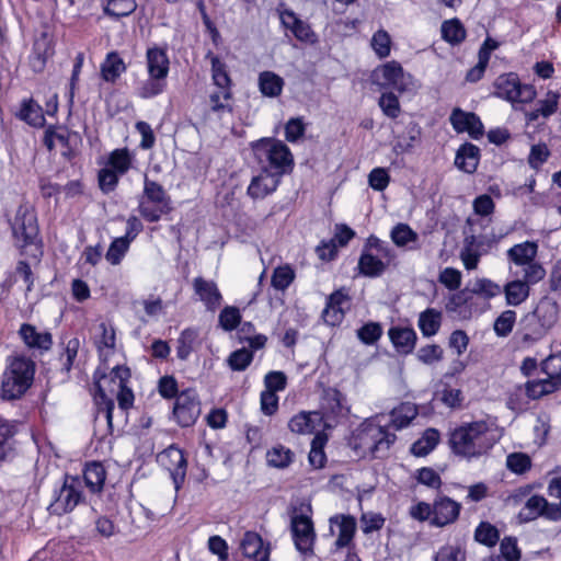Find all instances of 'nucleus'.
I'll list each match as a JSON object with an SVG mask.
<instances>
[{"label":"nucleus","mask_w":561,"mask_h":561,"mask_svg":"<svg viewBox=\"0 0 561 561\" xmlns=\"http://www.w3.org/2000/svg\"><path fill=\"white\" fill-rule=\"evenodd\" d=\"M496 442L494 423L478 421L456 428L450 435V445L455 454L465 458L485 454Z\"/></svg>","instance_id":"nucleus-1"},{"label":"nucleus","mask_w":561,"mask_h":561,"mask_svg":"<svg viewBox=\"0 0 561 561\" xmlns=\"http://www.w3.org/2000/svg\"><path fill=\"white\" fill-rule=\"evenodd\" d=\"M396 440V435L371 421L362 423L350 439V446L357 456L382 457Z\"/></svg>","instance_id":"nucleus-2"},{"label":"nucleus","mask_w":561,"mask_h":561,"mask_svg":"<svg viewBox=\"0 0 561 561\" xmlns=\"http://www.w3.org/2000/svg\"><path fill=\"white\" fill-rule=\"evenodd\" d=\"M348 413V408L343 403V398L337 388H328L321 402V411H318V468L323 466L325 455L322 451L324 443L329 438V433Z\"/></svg>","instance_id":"nucleus-3"},{"label":"nucleus","mask_w":561,"mask_h":561,"mask_svg":"<svg viewBox=\"0 0 561 561\" xmlns=\"http://www.w3.org/2000/svg\"><path fill=\"white\" fill-rule=\"evenodd\" d=\"M253 150L263 170L282 176L291 171L294 158L289 148L280 140L263 138Z\"/></svg>","instance_id":"nucleus-4"},{"label":"nucleus","mask_w":561,"mask_h":561,"mask_svg":"<svg viewBox=\"0 0 561 561\" xmlns=\"http://www.w3.org/2000/svg\"><path fill=\"white\" fill-rule=\"evenodd\" d=\"M290 528L296 549L304 556H311L314 533L310 502L301 501L293 505Z\"/></svg>","instance_id":"nucleus-5"},{"label":"nucleus","mask_w":561,"mask_h":561,"mask_svg":"<svg viewBox=\"0 0 561 561\" xmlns=\"http://www.w3.org/2000/svg\"><path fill=\"white\" fill-rule=\"evenodd\" d=\"M163 398H175L173 415L182 427L193 425L201 414V403L194 388H185L179 392V388H158Z\"/></svg>","instance_id":"nucleus-6"},{"label":"nucleus","mask_w":561,"mask_h":561,"mask_svg":"<svg viewBox=\"0 0 561 561\" xmlns=\"http://www.w3.org/2000/svg\"><path fill=\"white\" fill-rule=\"evenodd\" d=\"M94 388L92 393L96 405L98 417L103 414L108 427H112L113 412L115 409V399L118 402V409L122 413L126 412L134 405L135 396L131 388Z\"/></svg>","instance_id":"nucleus-7"},{"label":"nucleus","mask_w":561,"mask_h":561,"mask_svg":"<svg viewBox=\"0 0 561 561\" xmlns=\"http://www.w3.org/2000/svg\"><path fill=\"white\" fill-rule=\"evenodd\" d=\"M84 501L82 480L78 476L66 474L64 483L54 491L53 501L48 511L53 515L61 516L72 512Z\"/></svg>","instance_id":"nucleus-8"},{"label":"nucleus","mask_w":561,"mask_h":561,"mask_svg":"<svg viewBox=\"0 0 561 561\" xmlns=\"http://www.w3.org/2000/svg\"><path fill=\"white\" fill-rule=\"evenodd\" d=\"M538 245L533 241L517 243L506 252L508 260L517 267H522L519 274L534 280H542L546 276L543 265L536 261Z\"/></svg>","instance_id":"nucleus-9"},{"label":"nucleus","mask_w":561,"mask_h":561,"mask_svg":"<svg viewBox=\"0 0 561 561\" xmlns=\"http://www.w3.org/2000/svg\"><path fill=\"white\" fill-rule=\"evenodd\" d=\"M144 199L139 204L140 215L149 222L158 221L171 210L170 198L163 187L145 178Z\"/></svg>","instance_id":"nucleus-10"},{"label":"nucleus","mask_w":561,"mask_h":561,"mask_svg":"<svg viewBox=\"0 0 561 561\" xmlns=\"http://www.w3.org/2000/svg\"><path fill=\"white\" fill-rule=\"evenodd\" d=\"M495 95L512 104L529 103L536 98V90L530 84L519 81L517 75L511 72L500 76L495 82Z\"/></svg>","instance_id":"nucleus-11"},{"label":"nucleus","mask_w":561,"mask_h":561,"mask_svg":"<svg viewBox=\"0 0 561 561\" xmlns=\"http://www.w3.org/2000/svg\"><path fill=\"white\" fill-rule=\"evenodd\" d=\"M373 81L381 88H392L399 92L409 91L413 87V77L396 60L377 67L373 72Z\"/></svg>","instance_id":"nucleus-12"},{"label":"nucleus","mask_w":561,"mask_h":561,"mask_svg":"<svg viewBox=\"0 0 561 561\" xmlns=\"http://www.w3.org/2000/svg\"><path fill=\"white\" fill-rule=\"evenodd\" d=\"M545 517L550 520L561 519V508L557 504L549 503L541 495L529 496L518 513L522 523H528Z\"/></svg>","instance_id":"nucleus-13"},{"label":"nucleus","mask_w":561,"mask_h":561,"mask_svg":"<svg viewBox=\"0 0 561 561\" xmlns=\"http://www.w3.org/2000/svg\"><path fill=\"white\" fill-rule=\"evenodd\" d=\"M35 370L36 365L32 359L25 356L13 357L5 369L2 386H32Z\"/></svg>","instance_id":"nucleus-14"},{"label":"nucleus","mask_w":561,"mask_h":561,"mask_svg":"<svg viewBox=\"0 0 561 561\" xmlns=\"http://www.w3.org/2000/svg\"><path fill=\"white\" fill-rule=\"evenodd\" d=\"M158 462L169 471L174 483L175 490H179L186 476L187 462L182 449L170 446L158 455Z\"/></svg>","instance_id":"nucleus-15"},{"label":"nucleus","mask_w":561,"mask_h":561,"mask_svg":"<svg viewBox=\"0 0 561 561\" xmlns=\"http://www.w3.org/2000/svg\"><path fill=\"white\" fill-rule=\"evenodd\" d=\"M510 273L515 278L508 280L502 287V293L505 296L507 306L517 307L527 301L530 296L531 286L538 284L540 280L524 277L519 272H513L512 267H510Z\"/></svg>","instance_id":"nucleus-16"},{"label":"nucleus","mask_w":561,"mask_h":561,"mask_svg":"<svg viewBox=\"0 0 561 561\" xmlns=\"http://www.w3.org/2000/svg\"><path fill=\"white\" fill-rule=\"evenodd\" d=\"M330 533L336 536L334 547L336 549L347 548L353 552V539L356 533V519L351 515H334L330 518Z\"/></svg>","instance_id":"nucleus-17"},{"label":"nucleus","mask_w":561,"mask_h":561,"mask_svg":"<svg viewBox=\"0 0 561 561\" xmlns=\"http://www.w3.org/2000/svg\"><path fill=\"white\" fill-rule=\"evenodd\" d=\"M534 317L537 320V328L534 330V335L536 339H540L548 333L559 319L558 302L550 297H543L538 302L534 311Z\"/></svg>","instance_id":"nucleus-18"},{"label":"nucleus","mask_w":561,"mask_h":561,"mask_svg":"<svg viewBox=\"0 0 561 561\" xmlns=\"http://www.w3.org/2000/svg\"><path fill=\"white\" fill-rule=\"evenodd\" d=\"M461 510V504L453 499L439 495L433 502V517L431 524L437 527H444L457 520Z\"/></svg>","instance_id":"nucleus-19"},{"label":"nucleus","mask_w":561,"mask_h":561,"mask_svg":"<svg viewBox=\"0 0 561 561\" xmlns=\"http://www.w3.org/2000/svg\"><path fill=\"white\" fill-rule=\"evenodd\" d=\"M350 297L343 289L332 293L328 299L327 306L322 311V319L329 325L340 324L350 308Z\"/></svg>","instance_id":"nucleus-20"},{"label":"nucleus","mask_w":561,"mask_h":561,"mask_svg":"<svg viewBox=\"0 0 561 561\" xmlns=\"http://www.w3.org/2000/svg\"><path fill=\"white\" fill-rule=\"evenodd\" d=\"M193 289L208 311L214 312L220 307L222 296L214 280H208L201 276L195 277L193 279Z\"/></svg>","instance_id":"nucleus-21"},{"label":"nucleus","mask_w":561,"mask_h":561,"mask_svg":"<svg viewBox=\"0 0 561 561\" xmlns=\"http://www.w3.org/2000/svg\"><path fill=\"white\" fill-rule=\"evenodd\" d=\"M449 119L454 129L458 133L466 131L474 139L483 135V125L474 113L455 108Z\"/></svg>","instance_id":"nucleus-22"},{"label":"nucleus","mask_w":561,"mask_h":561,"mask_svg":"<svg viewBox=\"0 0 561 561\" xmlns=\"http://www.w3.org/2000/svg\"><path fill=\"white\" fill-rule=\"evenodd\" d=\"M146 65L148 76L167 78L170 69V60L167 49L158 45L147 48Z\"/></svg>","instance_id":"nucleus-23"},{"label":"nucleus","mask_w":561,"mask_h":561,"mask_svg":"<svg viewBox=\"0 0 561 561\" xmlns=\"http://www.w3.org/2000/svg\"><path fill=\"white\" fill-rule=\"evenodd\" d=\"M54 55V47L50 37L42 33L35 38L32 54L30 56V66L33 71L42 72L49 57Z\"/></svg>","instance_id":"nucleus-24"},{"label":"nucleus","mask_w":561,"mask_h":561,"mask_svg":"<svg viewBox=\"0 0 561 561\" xmlns=\"http://www.w3.org/2000/svg\"><path fill=\"white\" fill-rule=\"evenodd\" d=\"M545 377L539 380H527L524 386H559L561 383V354L550 355L541 365Z\"/></svg>","instance_id":"nucleus-25"},{"label":"nucleus","mask_w":561,"mask_h":561,"mask_svg":"<svg viewBox=\"0 0 561 561\" xmlns=\"http://www.w3.org/2000/svg\"><path fill=\"white\" fill-rule=\"evenodd\" d=\"M473 295L468 288L451 294L446 302V310L460 319H469L472 316Z\"/></svg>","instance_id":"nucleus-26"},{"label":"nucleus","mask_w":561,"mask_h":561,"mask_svg":"<svg viewBox=\"0 0 561 561\" xmlns=\"http://www.w3.org/2000/svg\"><path fill=\"white\" fill-rule=\"evenodd\" d=\"M279 179L280 176L262 169L261 173L252 179L248 194L255 199L264 198L276 190Z\"/></svg>","instance_id":"nucleus-27"},{"label":"nucleus","mask_w":561,"mask_h":561,"mask_svg":"<svg viewBox=\"0 0 561 561\" xmlns=\"http://www.w3.org/2000/svg\"><path fill=\"white\" fill-rule=\"evenodd\" d=\"M240 549L244 557L253 561H268L270 549L264 547L262 538L256 533H245Z\"/></svg>","instance_id":"nucleus-28"},{"label":"nucleus","mask_w":561,"mask_h":561,"mask_svg":"<svg viewBox=\"0 0 561 561\" xmlns=\"http://www.w3.org/2000/svg\"><path fill=\"white\" fill-rule=\"evenodd\" d=\"M19 334L30 348L48 351L53 345V337L49 332H38L34 325L28 323L21 325Z\"/></svg>","instance_id":"nucleus-29"},{"label":"nucleus","mask_w":561,"mask_h":561,"mask_svg":"<svg viewBox=\"0 0 561 561\" xmlns=\"http://www.w3.org/2000/svg\"><path fill=\"white\" fill-rule=\"evenodd\" d=\"M13 234L18 240L23 241V245L32 243L37 236V227L35 225V217L31 213H20L14 219Z\"/></svg>","instance_id":"nucleus-30"},{"label":"nucleus","mask_w":561,"mask_h":561,"mask_svg":"<svg viewBox=\"0 0 561 561\" xmlns=\"http://www.w3.org/2000/svg\"><path fill=\"white\" fill-rule=\"evenodd\" d=\"M389 337L399 353L409 354L416 342V333L409 327H393L389 329Z\"/></svg>","instance_id":"nucleus-31"},{"label":"nucleus","mask_w":561,"mask_h":561,"mask_svg":"<svg viewBox=\"0 0 561 561\" xmlns=\"http://www.w3.org/2000/svg\"><path fill=\"white\" fill-rule=\"evenodd\" d=\"M106 479L104 466L99 461L85 465L83 469V481L91 493H100L103 490Z\"/></svg>","instance_id":"nucleus-32"},{"label":"nucleus","mask_w":561,"mask_h":561,"mask_svg":"<svg viewBox=\"0 0 561 561\" xmlns=\"http://www.w3.org/2000/svg\"><path fill=\"white\" fill-rule=\"evenodd\" d=\"M259 90L263 96L277 98L282 94L285 81L274 71H262L257 78Z\"/></svg>","instance_id":"nucleus-33"},{"label":"nucleus","mask_w":561,"mask_h":561,"mask_svg":"<svg viewBox=\"0 0 561 561\" xmlns=\"http://www.w3.org/2000/svg\"><path fill=\"white\" fill-rule=\"evenodd\" d=\"M479 163V148L472 144L462 145L455 158V164L458 169L467 173H473Z\"/></svg>","instance_id":"nucleus-34"},{"label":"nucleus","mask_w":561,"mask_h":561,"mask_svg":"<svg viewBox=\"0 0 561 561\" xmlns=\"http://www.w3.org/2000/svg\"><path fill=\"white\" fill-rule=\"evenodd\" d=\"M125 70L126 65L116 51L108 53L101 65V76L106 82H115Z\"/></svg>","instance_id":"nucleus-35"},{"label":"nucleus","mask_w":561,"mask_h":561,"mask_svg":"<svg viewBox=\"0 0 561 561\" xmlns=\"http://www.w3.org/2000/svg\"><path fill=\"white\" fill-rule=\"evenodd\" d=\"M440 439L436 428H427L422 436L411 446V453L417 457H424L435 449Z\"/></svg>","instance_id":"nucleus-36"},{"label":"nucleus","mask_w":561,"mask_h":561,"mask_svg":"<svg viewBox=\"0 0 561 561\" xmlns=\"http://www.w3.org/2000/svg\"><path fill=\"white\" fill-rule=\"evenodd\" d=\"M386 265L381 262V259H378L376 255L371 253L365 245L362 252V255L358 261V268L360 274L369 277H376L381 275Z\"/></svg>","instance_id":"nucleus-37"},{"label":"nucleus","mask_w":561,"mask_h":561,"mask_svg":"<svg viewBox=\"0 0 561 561\" xmlns=\"http://www.w3.org/2000/svg\"><path fill=\"white\" fill-rule=\"evenodd\" d=\"M416 415L417 410L415 404L404 402L391 411L390 424L394 430H401L408 426Z\"/></svg>","instance_id":"nucleus-38"},{"label":"nucleus","mask_w":561,"mask_h":561,"mask_svg":"<svg viewBox=\"0 0 561 561\" xmlns=\"http://www.w3.org/2000/svg\"><path fill=\"white\" fill-rule=\"evenodd\" d=\"M442 38L450 45H459L466 38V28L458 19L446 20L440 26Z\"/></svg>","instance_id":"nucleus-39"},{"label":"nucleus","mask_w":561,"mask_h":561,"mask_svg":"<svg viewBox=\"0 0 561 561\" xmlns=\"http://www.w3.org/2000/svg\"><path fill=\"white\" fill-rule=\"evenodd\" d=\"M71 136H75V134H71L64 126H50L45 130L44 144L48 150H53L57 144L65 149H69Z\"/></svg>","instance_id":"nucleus-40"},{"label":"nucleus","mask_w":561,"mask_h":561,"mask_svg":"<svg viewBox=\"0 0 561 561\" xmlns=\"http://www.w3.org/2000/svg\"><path fill=\"white\" fill-rule=\"evenodd\" d=\"M15 426L0 416V460L7 459L14 450Z\"/></svg>","instance_id":"nucleus-41"},{"label":"nucleus","mask_w":561,"mask_h":561,"mask_svg":"<svg viewBox=\"0 0 561 561\" xmlns=\"http://www.w3.org/2000/svg\"><path fill=\"white\" fill-rule=\"evenodd\" d=\"M442 323V313L433 308H428L420 313L419 328L424 336L435 335Z\"/></svg>","instance_id":"nucleus-42"},{"label":"nucleus","mask_w":561,"mask_h":561,"mask_svg":"<svg viewBox=\"0 0 561 561\" xmlns=\"http://www.w3.org/2000/svg\"><path fill=\"white\" fill-rule=\"evenodd\" d=\"M19 117L35 127L43 126L45 122L42 107L32 99L22 102Z\"/></svg>","instance_id":"nucleus-43"},{"label":"nucleus","mask_w":561,"mask_h":561,"mask_svg":"<svg viewBox=\"0 0 561 561\" xmlns=\"http://www.w3.org/2000/svg\"><path fill=\"white\" fill-rule=\"evenodd\" d=\"M313 412L301 411L294 415L288 423L289 430L299 435H311L316 430Z\"/></svg>","instance_id":"nucleus-44"},{"label":"nucleus","mask_w":561,"mask_h":561,"mask_svg":"<svg viewBox=\"0 0 561 561\" xmlns=\"http://www.w3.org/2000/svg\"><path fill=\"white\" fill-rule=\"evenodd\" d=\"M365 247L378 259H381V262L386 266H388L396 257L391 247L386 241H382L375 236H370L367 239Z\"/></svg>","instance_id":"nucleus-45"},{"label":"nucleus","mask_w":561,"mask_h":561,"mask_svg":"<svg viewBox=\"0 0 561 561\" xmlns=\"http://www.w3.org/2000/svg\"><path fill=\"white\" fill-rule=\"evenodd\" d=\"M518 390H520L519 394L525 397L526 400L519 402V401H515V399L512 398L507 402V405L510 409H512L514 411H524V410L528 409L531 400L539 399L540 397L552 392L551 390H549L547 388H518Z\"/></svg>","instance_id":"nucleus-46"},{"label":"nucleus","mask_w":561,"mask_h":561,"mask_svg":"<svg viewBox=\"0 0 561 561\" xmlns=\"http://www.w3.org/2000/svg\"><path fill=\"white\" fill-rule=\"evenodd\" d=\"M133 157L127 148L113 150L107 160V165L121 175L128 172L131 167Z\"/></svg>","instance_id":"nucleus-47"},{"label":"nucleus","mask_w":561,"mask_h":561,"mask_svg":"<svg viewBox=\"0 0 561 561\" xmlns=\"http://www.w3.org/2000/svg\"><path fill=\"white\" fill-rule=\"evenodd\" d=\"M98 330L100 332L95 339L98 350L102 355H108L115 347V330L105 322L100 323Z\"/></svg>","instance_id":"nucleus-48"},{"label":"nucleus","mask_w":561,"mask_h":561,"mask_svg":"<svg viewBox=\"0 0 561 561\" xmlns=\"http://www.w3.org/2000/svg\"><path fill=\"white\" fill-rule=\"evenodd\" d=\"M165 87L167 78L148 76V79L138 88L137 94L141 99H151L163 93Z\"/></svg>","instance_id":"nucleus-49"},{"label":"nucleus","mask_w":561,"mask_h":561,"mask_svg":"<svg viewBox=\"0 0 561 561\" xmlns=\"http://www.w3.org/2000/svg\"><path fill=\"white\" fill-rule=\"evenodd\" d=\"M293 451L282 445L274 446L266 454L267 463L274 468H285L293 461Z\"/></svg>","instance_id":"nucleus-50"},{"label":"nucleus","mask_w":561,"mask_h":561,"mask_svg":"<svg viewBox=\"0 0 561 561\" xmlns=\"http://www.w3.org/2000/svg\"><path fill=\"white\" fill-rule=\"evenodd\" d=\"M390 237L392 242L399 248L416 242L419 238L417 233L407 224H398L394 226L390 232Z\"/></svg>","instance_id":"nucleus-51"},{"label":"nucleus","mask_w":561,"mask_h":561,"mask_svg":"<svg viewBox=\"0 0 561 561\" xmlns=\"http://www.w3.org/2000/svg\"><path fill=\"white\" fill-rule=\"evenodd\" d=\"M198 333L194 329H185L178 339L176 356L185 360L194 348Z\"/></svg>","instance_id":"nucleus-52"},{"label":"nucleus","mask_w":561,"mask_h":561,"mask_svg":"<svg viewBox=\"0 0 561 561\" xmlns=\"http://www.w3.org/2000/svg\"><path fill=\"white\" fill-rule=\"evenodd\" d=\"M517 314L514 310L506 309L495 319L494 332L497 336L505 337L512 331L516 322Z\"/></svg>","instance_id":"nucleus-53"},{"label":"nucleus","mask_w":561,"mask_h":561,"mask_svg":"<svg viewBox=\"0 0 561 561\" xmlns=\"http://www.w3.org/2000/svg\"><path fill=\"white\" fill-rule=\"evenodd\" d=\"M210 61H211V77H213L214 83L222 90H229L231 80L228 75L226 65L217 56H213V55L210 57Z\"/></svg>","instance_id":"nucleus-54"},{"label":"nucleus","mask_w":561,"mask_h":561,"mask_svg":"<svg viewBox=\"0 0 561 561\" xmlns=\"http://www.w3.org/2000/svg\"><path fill=\"white\" fill-rule=\"evenodd\" d=\"M136 7L134 0H108L104 12L116 18L127 16L135 11Z\"/></svg>","instance_id":"nucleus-55"},{"label":"nucleus","mask_w":561,"mask_h":561,"mask_svg":"<svg viewBox=\"0 0 561 561\" xmlns=\"http://www.w3.org/2000/svg\"><path fill=\"white\" fill-rule=\"evenodd\" d=\"M474 538L478 542L492 547L499 541L500 535L493 525L482 522L474 531Z\"/></svg>","instance_id":"nucleus-56"},{"label":"nucleus","mask_w":561,"mask_h":561,"mask_svg":"<svg viewBox=\"0 0 561 561\" xmlns=\"http://www.w3.org/2000/svg\"><path fill=\"white\" fill-rule=\"evenodd\" d=\"M370 45L379 58H386L390 55L391 38L385 30H379L373 35Z\"/></svg>","instance_id":"nucleus-57"},{"label":"nucleus","mask_w":561,"mask_h":561,"mask_svg":"<svg viewBox=\"0 0 561 561\" xmlns=\"http://www.w3.org/2000/svg\"><path fill=\"white\" fill-rule=\"evenodd\" d=\"M472 295L477 294L484 298H493L502 293V287L489 278H478L471 289Z\"/></svg>","instance_id":"nucleus-58"},{"label":"nucleus","mask_w":561,"mask_h":561,"mask_svg":"<svg viewBox=\"0 0 561 561\" xmlns=\"http://www.w3.org/2000/svg\"><path fill=\"white\" fill-rule=\"evenodd\" d=\"M385 517L380 513L366 512L359 519L360 529L365 535L380 530L385 525Z\"/></svg>","instance_id":"nucleus-59"},{"label":"nucleus","mask_w":561,"mask_h":561,"mask_svg":"<svg viewBox=\"0 0 561 561\" xmlns=\"http://www.w3.org/2000/svg\"><path fill=\"white\" fill-rule=\"evenodd\" d=\"M295 278L294 271L288 266H279L274 270L272 275V286L277 290H285Z\"/></svg>","instance_id":"nucleus-60"},{"label":"nucleus","mask_w":561,"mask_h":561,"mask_svg":"<svg viewBox=\"0 0 561 561\" xmlns=\"http://www.w3.org/2000/svg\"><path fill=\"white\" fill-rule=\"evenodd\" d=\"M378 104L382 113L390 118H397L401 113L399 99L392 92L382 93Z\"/></svg>","instance_id":"nucleus-61"},{"label":"nucleus","mask_w":561,"mask_h":561,"mask_svg":"<svg viewBox=\"0 0 561 561\" xmlns=\"http://www.w3.org/2000/svg\"><path fill=\"white\" fill-rule=\"evenodd\" d=\"M218 321L225 331L234 330L241 321L239 309L231 306L225 307L219 313Z\"/></svg>","instance_id":"nucleus-62"},{"label":"nucleus","mask_w":561,"mask_h":561,"mask_svg":"<svg viewBox=\"0 0 561 561\" xmlns=\"http://www.w3.org/2000/svg\"><path fill=\"white\" fill-rule=\"evenodd\" d=\"M506 466L512 472L522 474L530 469L531 459L524 453H513L507 456Z\"/></svg>","instance_id":"nucleus-63"},{"label":"nucleus","mask_w":561,"mask_h":561,"mask_svg":"<svg viewBox=\"0 0 561 561\" xmlns=\"http://www.w3.org/2000/svg\"><path fill=\"white\" fill-rule=\"evenodd\" d=\"M382 335V328L377 322H368L357 330V337L367 345L376 343Z\"/></svg>","instance_id":"nucleus-64"}]
</instances>
